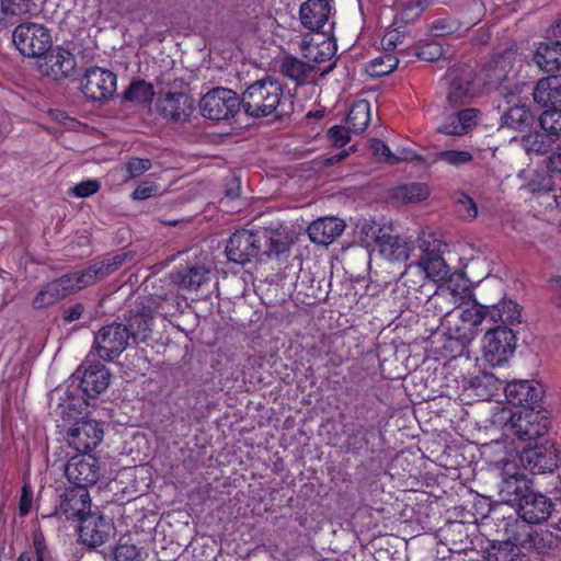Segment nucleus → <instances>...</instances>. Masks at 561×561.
Wrapping results in <instances>:
<instances>
[{"label": "nucleus", "mask_w": 561, "mask_h": 561, "mask_svg": "<svg viewBox=\"0 0 561 561\" xmlns=\"http://www.w3.org/2000/svg\"><path fill=\"white\" fill-rule=\"evenodd\" d=\"M483 455L491 471L501 478L500 499L517 507L531 492L529 480L517 463V447L504 440H492L484 445Z\"/></svg>", "instance_id": "nucleus-1"}, {"label": "nucleus", "mask_w": 561, "mask_h": 561, "mask_svg": "<svg viewBox=\"0 0 561 561\" xmlns=\"http://www.w3.org/2000/svg\"><path fill=\"white\" fill-rule=\"evenodd\" d=\"M493 422L502 426L505 444L514 447L506 439L516 437L520 442L533 440L542 436L548 426L541 410L536 408H503L493 415Z\"/></svg>", "instance_id": "nucleus-2"}, {"label": "nucleus", "mask_w": 561, "mask_h": 561, "mask_svg": "<svg viewBox=\"0 0 561 561\" xmlns=\"http://www.w3.org/2000/svg\"><path fill=\"white\" fill-rule=\"evenodd\" d=\"M552 502L543 494L530 492L516 507L519 518L507 523L505 533L517 542H530V525L546 522L552 512Z\"/></svg>", "instance_id": "nucleus-3"}, {"label": "nucleus", "mask_w": 561, "mask_h": 561, "mask_svg": "<svg viewBox=\"0 0 561 561\" xmlns=\"http://www.w3.org/2000/svg\"><path fill=\"white\" fill-rule=\"evenodd\" d=\"M284 91L279 82L272 79L257 80L249 85L240 100L244 112L252 117L276 114L283 103Z\"/></svg>", "instance_id": "nucleus-4"}, {"label": "nucleus", "mask_w": 561, "mask_h": 561, "mask_svg": "<svg viewBox=\"0 0 561 561\" xmlns=\"http://www.w3.org/2000/svg\"><path fill=\"white\" fill-rule=\"evenodd\" d=\"M481 344L484 362L491 367H502L515 352L516 335L506 325H499L485 332Z\"/></svg>", "instance_id": "nucleus-5"}, {"label": "nucleus", "mask_w": 561, "mask_h": 561, "mask_svg": "<svg viewBox=\"0 0 561 561\" xmlns=\"http://www.w3.org/2000/svg\"><path fill=\"white\" fill-rule=\"evenodd\" d=\"M12 39L19 51L32 58H41L51 47L49 31L38 23H23L15 27Z\"/></svg>", "instance_id": "nucleus-6"}, {"label": "nucleus", "mask_w": 561, "mask_h": 561, "mask_svg": "<svg viewBox=\"0 0 561 561\" xmlns=\"http://www.w3.org/2000/svg\"><path fill=\"white\" fill-rule=\"evenodd\" d=\"M471 297V290L462 273H455L446 285H442L430 299V305L438 314L451 318V311Z\"/></svg>", "instance_id": "nucleus-7"}, {"label": "nucleus", "mask_w": 561, "mask_h": 561, "mask_svg": "<svg viewBox=\"0 0 561 561\" xmlns=\"http://www.w3.org/2000/svg\"><path fill=\"white\" fill-rule=\"evenodd\" d=\"M129 329L121 323L102 327L94 335L93 348L103 360L118 357L128 346Z\"/></svg>", "instance_id": "nucleus-8"}, {"label": "nucleus", "mask_w": 561, "mask_h": 561, "mask_svg": "<svg viewBox=\"0 0 561 561\" xmlns=\"http://www.w3.org/2000/svg\"><path fill=\"white\" fill-rule=\"evenodd\" d=\"M241 102L237 93L227 88H215L199 101L202 115L209 119H228L240 108Z\"/></svg>", "instance_id": "nucleus-9"}, {"label": "nucleus", "mask_w": 561, "mask_h": 561, "mask_svg": "<svg viewBox=\"0 0 561 561\" xmlns=\"http://www.w3.org/2000/svg\"><path fill=\"white\" fill-rule=\"evenodd\" d=\"M80 89L85 98L96 102H105L114 96L116 92V75L105 68L90 67L81 78Z\"/></svg>", "instance_id": "nucleus-10"}, {"label": "nucleus", "mask_w": 561, "mask_h": 561, "mask_svg": "<svg viewBox=\"0 0 561 561\" xmlns=\"http://www.w3.org/2000/svg\"><path fill=\"white\" fill-rule=\"evenodd\" d=\"M458 307V321L453 323L450 319H446V323L454 328V334H458L463 342H472L479 333V327L489 318V306L474 300L472 304L463 301Z\"/></svg>", "instance_id": "nucleus-11"}, {"label": "nucleus", "mask_w": 561, "mask_h": 561, "mask_svg": "<svg viewBox=\"0 0 561 561\" xmlns=\"http://www.w3.org/2000/svg\"><path fill=\"white\" fill-rule=\"evenodd\" d=\"M443 247L446 248V245L442 244L438 240L430 242L428 245L423 249L422 256L417 263L414 266L410 265L404 272V275H407L412 268H417L424 272L425 276L435 283L443 280L448 283V279L455 273H450V267L443 256Z\"/></svg>", "instance_id": "nucleus-12"}, {"label": "nucleus", "mask_w": 561, "mask_h": 561, "mask_svg": "<svg viewBox=\"0 0 561 561\" xmlns=\"http://www.w3.org/2000/svg\"><path fill=\"white\" fill-rule=\"evenodd\" d=\"M65 473L75 488H85L95 484L101 477L98 458L82 453L72 456L65 466Z\"/></svg>", "instance_id": "nucleus-13"}, {"label": "nucleus", "mask_w": 561, "mask_h": 561, "mask_svg": "<svg viewBox=\"0 0 561 561\" xmlns=\"http://www.w3.org/2000/svg\"><path fill=\"white\" fill-rule=\"evenodd\" d=\"M261 248L259 231L241 229L230 237L226 245V255L229 261L243 265L256 256Z\"/></svg>", "instance_id": "nucleus-14"}, {"label": "nucleus", "mask_w": 561, "mask_h": 561, "mask_svg": "<svg viewBox=\"0 0 561 561\" xmlns=\"http://www.w3.org/2000/svg\"><path fill=\"white\" fill-rule=\"evenodd\" d=\"M102 425L92 419H80L67 431V442L78 451L87 453L95 448L103 439Z\"/></svg>", "instance_id": "nucleus-15"}, {"label": "nucleus", "mask_w": 561, "mask_h": 561, "mask_svg": "<svg viewBox=\"0 0 561 561\" xmlns=\"http://www.w3.org/2000/svg\"><path fill=\"white\" fill-rule=\"evenodd\" d=\"M517 463L534 474L551 472L558 466L557 450L548 442L525 448L520 455L517 453Z\"/></svg>", "instance_id": "nucleus-16"}, {"label": "nucleus", "mask_w": 561, "mask_h": 561, "mask_svg": "<svg viewBox=\"0 0 561 561\" xmlns=\"http://www.w3.org/2000/svg\"><path fill=\"white\" fill-rule=\"evenodd\" d=\"M507 402L513 408H536L540 409V400L543 396V387L537 380H513L504 388Z\"/></svg>", "instance_id": "nucleus-17"}, {"label": "nucleus", "mask_w": 561, "mask_h": 561, "mask_svg": "<svg viewBox=\"0 0 561 561\" xmlns=\"http://www.w3.org/2000/svg\"><path fill=\"white\" fill-rule=\"evenodd\" d=\"M332 12L333 8L329 0H307L299 8V20L306 30L324 34L325 25L330 28L333 25L330 21Z\"/></svg>", "instance_id": "nucleus-18"}, {"label": "nucleus", "mask_w": 561, "mask_h": 561, "mask_svg": "<svg viewBox=\"0 0 561 561\" xmlns=\"http://www.w3.org/2000/svg\"><path fill=\"white\" fill-rule=\"evenodd\" d=\"M362 231L378 243L380 254L388 261L400 262L409 259L410 247L405 238L391 234L378 236L380 229L368 222L363 225Z\"/></svg>", "instance_id": "nucleus-19"}, {"label": "nucleus", "mask_w": 561, "mask_h": 561, "mask_svg": "<svg viewBox=\"0 0 561 561\" xmlns=\"http://www.w3.org/2000/svg\"><path fill=\"white\" fill-rule=\"evenodd\" d=\"M318 41L314 37L308 38L306 36L301 42V53L305 60L308 64L314 65V73L320 72L321 76L328 73L332 69V64H329L324 68H320L321 64L330 62L334 55L333 42L324 36V34L318 35Z\"/></svg>", "instance_id": "nucleus-20"}, {"label": "nucleus", "mask_w": 561, "mask_h": 561, "mask_svg": "<svg viewBox=\"0 0 561 561\" xmlns=\"http://www.w3.org/2000/svg\"><path fill=\"white\" fill-rule=\"evenodd\" d=\"M42 57L38 64L39 72L43 76L51 77L54 80L68 78L76 69V58L66 49L57 48Z\"/></svg>", "instance_id": "nucleus-21"}, {"label": "nucleus", "mask_w": 561, "mask_h": 561, "mask_svg": "<svg viewBox=\"0 0 561 561\" xmlns=\"http://www.w3.org/2000/svg\"><path fill=\"white\" fill-rule=\"evenodd\" d=\"M90 495L85 488L67 489L51 516L64 515L67 519L78 518L82 520L84 514L90 511Z\"/></svg>", "instance_id": "nucleus-22"}, {"label": "nucleus", "mask_w": 561, "mask_h": 561, "mask_svg": "<svg viewBox=\"0 0 561 561\" xmlns=\"http://www.w3.org/2000/svg\"><path fill=\"white\" fill-rule=\"evenodd\" d=\"M114 531L112 520L103 515L91 514L81 520L80 538L90 547L103 545Z\"/></svg>", "instance_id": "nucleus-23"}, {"label": "nucleus", "mask_w": 561, "mask_h": 561, "mask_svg": "<svg viewBox=\"0 0 561 561\" xmlns=\"http://www.w3.org/2000/svg\"><path fill=\"white\" fill-rule=\"evenodd\" d=\"M156 106L163 117L172 121H184L193 111V100L182 92H169L158 98Z\"/></svg>", "instance_id": "nucleus-24"}, {"label": "nucleus", "mask_w": 561, "mask_h": 561, "mask_svg": "<svg viewBox=\"0 0 561 561\" xmlns=\"http://www.w3.org/2000/svg\"><path fill=\"white\" fill-rule=\"evenodd\" d=\"M479 117V110L473 107L447 114L437 126V131L450 136L465 135L478 124Z\"/></svg>", "instance_id": "nucleus-25"}, {"label": "nucleus", "mask_w": 561, "mask_h": 561, "mask_svg": "<svg viewBox=\"0 0 561 561\" xmlns=\"http://www.w3.org/2000/svg\"><path fill=\"white\" fill-rule=\"evenodd\" d=\"M345 229L344 220L336 217H322L309 225L310 240L319 244L332 243Z\"/></svg>", "instance_id": "nucleus-26"}, {"label": "nucleus", "mask_w": 561, "mask_h": 561, "mask_svg": "<svg viewBox=\"0 0 561 561\" xmlns=\"http://www.w3.org/2000/svg\"><path fill=\"white\" fill-rule=\"evenodd\" d=\"M533 96L541 107L561 106V76L540 79L534 88Z\"/></svg>", "instance_id": "nucleus-27"}, {"label": "nucleus", "mask_w": 561, "mask_h": 561, "mask_svg": "<svg viewBox=\"0 0 561 561\" xmlns=\"http://www.w3.org/2000/svg\"><path fill=\"white\" fill-rule=\"evenodd\" d=\"M507 540L493 543L479 561H529L520 551V546L527 542H517L511 536Z\"/></svg>", "instance_id": "nucleus-28"}, {"label": "nucleus", "mask_w": 561, "mask_h": 561, "mask_svg": "<svg viewBox=\"0 0 561 561\" xmlns=\"http://www.w3.org/2000/svg\"><path fill=\"white\" fill-rule=\"evenodd\" d=\"M535 62L546 72L561 70V42L548 41L540 43L535 51Z\"/></svg>", "instance_id": "nucleus-29"}, {"label": "nucleus", "mask_w": 561, "mask_h": 561, "mask_svg": "<svg viewBox=\"0 0 561 561\" xmlns=\"http://www.w3.org/2000/svg\"><path fill=\"white\" fill-rule=\"evenodd\" d=\"M111 374L103 364L88 368L80 381L82 390L93 397L103 392L110 385Z\"/></svg>", "instance_id": "nucleus-30"}, {"label": "nucleus", "mask_w": 561, "mask_h": 561, "mask_svg": "<svg viewBox=\"0 0 561 561\" xmlns=\"http://www.w3.org/2000/svg\"><path fill=\"white\" fill-rule=\"evenodd\" d=\"M54 282L57 285L61 294V297L65 298L66 296L77 290H81L84 287H88L96 283L98 280L93 275L91 267H89L83 271H77L73 273L62 275L61 277L55 279Z\"/></svg>", "instance_id": "nucleus-31"}, {"label": "nucleus", "mask_w": 561, "mask_h": 561, "mask_svg": "<svg viewBox=\"0 0 561 561\" xmlns=\"http://www.w3.org/2000/svg\"><path fill=\"white\" fill-rule=\"evenodd\" d=\"M173 282L186 290H197L209 282V271L204 266H192L176 272Z\"/></svg>", "instance_id": "nucleus-32"}, {"label": "nucleus", "mask_w": 561, "mask_h": 561, "mask_svg": "<svg viewBox=\"0 0 561 561\" xmlns=\"http://www.w3.org/2000/svg\"><path fill=\"white\" fill-rule=\"evenodd\" d=\"M285 77L290 78L297 83H305L313 79L314 65L306 60H299L295 57H285L280 66Z\"/></svg>", "instance_id": "nucleus-33"}, {"label": "nucleus", "mask_w": 561, "mask_h": 561, "mask_svg": "<svg viewBox=\"0 0 561 561\" xmlns=\"http://www.w3.org/2000/svg\"><path fill=\"white\" fill-rule=\"evenodd\" d=\"M489 318L493 322L504 324L520 323L522 314L519 306L513 300H502L496 305L489 306Z\"/></svg>", "instance_id": "nucleus-34"}, {"label": "nucleus", "mask_w": 561, "mask_h": 561, "mask_svg": "<svg viewBox=\"0 0 561 561\" xmlns=\"http://www.w3.org/2000/svg\"><path fill=\"white\" fill-rule=\"evenodd\" d=\"M430 195V188L425 183H407L393 188L392 197L401 204H411L425 201Z\"/></svg>", "instance_id": "nucleus-35"}, {"label": "nucleus", "mask_w": 561, "mask_h": 561, "mask_svg": "<svg viewBox=\"0 0 561 561\" xmlns=\"http://www.w3.org/2000/svg\"><path fill=\"white\" fill-rule=\"evenodd\" d=\"M370 121V104L366 100H359L351 107L346 123L353 133L364 131Z\"/></svg>", "instance_id": "nucleus-36"}, {"label": "nucleus", "mask_w": 561, "mask_h": 561, "mask_svg": "<svg viewBox=\"0 0 561 561\" xmlns=\"http://www.w3.org/2000/svg\"><path fill=\"white\" fill-rule=\"evenodd\" d=\"M450 78L447 100L451 105H459L467 102L469 99L474 96V92L471 89L469 77L455 79L453 72H449Z\"/></svg>", "instance_id": "nucleus-37"}, {"label": "nucleus", "mask_w": 561, "mask_h": 561, "mask_svg": "<svg viewBox=\"0 0 561 561\" xmlns=\"http://www.w3.org/2000/svg\"><path fill=\"white\" fill-rule=\"evenodd\" d=\"M533 122V114L525 105H514L502 116V126L524 130Z\"/></svg>", "instance_id": "nucleus-38"}, {"label": "nucleus", "mask_w": 561, "mask_h": 561, "mask_svg": "<svg viewBox=\"0 0 561 561\" xmlns=\"http://www.w3.org/2000/svg\"><path fill=\"white\" fill-rule=\"evenodd\" d=\"M554 136L542 128L523 137V147L528 153H546L554 142Z\"/></svg>", "instance_id": "nucleus-39"}, {"label": "nucleus", "mask_w": 561, "mask_h": 561, "mask_svg": "<svg viewBox=\"0 0 561 561\" xmlns=\"http://www.w3.org/2000/svg\"><path fill=\"white\" fill-rule=\"evenodd\" d=\"M473 152L471 150H459V149H448L442 150L434 154L435 162H444L450 167L460 168L462 165L469 164L473 161Z\"/></svg>", "instance_id": "nucleus-40"}, {"label": "nucleus", "mask_w": 561, "mask_h": 561, "mask_svg": "<svg viewBox=\"0 0 561 561\" xmlns=\"http://www.w3.org/2000/svg\"><path fill=\"white\" fill-rule=\"evenodd\" d=\"M2 4L4 27L32 10L31 0H2Z\"/></svg>", "instance_id": "nucleus-41"}, {"label": "nucleus", "mask_w": 561, "mask_h": 561, "mask_svg": "<svg viewBox=\"0 0 561 561\" xmlns=\"http://www.w3.org/2000/svg\"><path fill=\"white\" fill-rule=\"evenodd\" d=\"M129 257L130 253L124 252L115 254L113 257L98 262L90 267L96 280L99 282L104 277L108 276L110 274H112L113 272H115L116 270H118Z\"/></svg>", "instance_id": "nucleus-42"}, {"label": "nucleus", "mask_w": 561, "mask_h": 561, "mask_svg": "<svg viewBox=\"0 0 561 561\" xmlns=\"http://www.w3.org/2000/svg\"><path fill=\"white\" fill-rule=\"evenodd\" d=\"M259 232L261 240H265L266 249L264 250V253H266L267 256H278L288 249V242L283 233L278 231H268L266 229Z\"/></svg>", "instance_id": "nucleus-43"}, {"label": "nucleus", "mask_w": 561, "mask_h": 561, "mask_svg": "<svg viewBox=\"0 0 561 561\" xmlns=\"http://www.w3.org/2000/svg\"><path fill=\"white\" fill-rule=\"evenodd\" d=\"M398 64L399 60L396 56L383 54L370 60L366 67V71L371 77H382L392 72Z\"/></svg>", "instance_id": "nucleus-44"}, {"label": "nucleus", "mask_w": 561, "mask_h": 561, "mask_svg": "<svg viewBox=\"0 0 561 561\" xmlns=\"http://www.w3.org/2000/svg\"><path fill=\"white\" fill-rule=\"evenodd\" d=\"M458 334H454V328L447 324L445 333V342L443 344V352L445 356L457 357L463 354L467 346L471 342H463Z\"/></svg>", "instance_id": "nucleus-45"}, {"label": "nucleus", "mask_w": 561, "mask_h": 561, "mask_svg": "<svg viewBox=\"0 0 561 561\" xmlns=\"http://www.w3.org/2000/svg\"><path fill=\"white\" fill-rule=\"evenodd\" d=\"M540 127L554 136H561V110L557 107L547 108L539 118Z\"/></svg>", "instance_id": "nucleus-46"}, {"label": "nucleus", "mask_w": 561, "mask_h": 561, "mask_svg": "<svg viewBox=\"0 0 561 561\" xmlns=\"http://www.w3.org/2000/svg\"><path fill=\"white\" fill-rule=\"evenodd\" d=\"M153 96V88L144 81H137L129 85L125 92V99L137 103H147Z\"/></svg>", "instance_id": "nucleus-47"}, {"label": "nucleus", "mask_w": 561, "mask_h": 561, "mask_svg": "<svg viewBox=\"0 0 561 561\" xmlns=\"http://www.w3.org/2000/svg\"><path fill=\"white\" fill-rule=\"evenodd\" d=\"M59 299H62L61 294L53 280L37 293L33 300V306L37 309H42L54 305Z\"/></svg>", "instance_id": "nucleus-48"}, {"label": "nucleus", "mask_w": 561, "mask_h": 561, "mask_svg": "<svg viewBox=\"0 0 561 561\" xmlns=\"http://www.w3.org/2000/svg\"><path fill=\"white\" fill-rule=\"evenodd\" d=\"M152 317L150 314H137L129 321L130 337L145 340L151 331Z\"/></svg>", "instance_id": "nucleus-49"}, {"label": "nucleus", "mask_w": 561, "mask_h": 561, "mask_svg": "<svg viewBox=\"0 0 561 561\" xmlns=\"http://www.w3.org/2000/svg\"><path fill=\"white\" fill-rule=\"evenodd\" d=\"M456 211L463 219H474L478 214L477 206L470 196L459 194L456 198Z\"/></svg>", "instance_id": "nucleus-50"}, {"label": "nucleus", "mask_w": 561, "mask_h": 561, "mask_svg": "<svg viewBox=\"0 0 561 561\" xmlns=\"http://www.w3.org/2000/svg\"><path fill=\"white\" fill-rule=\"evenodd\" d=\"M373 154L378 161H382L389 164H396L399 162V158L394 156L389 147L380 139H374L370 144Z\"/></svg>", "instance_id": "nucleus-51"}, {"label": "nucleus", "mask_w": 561, "mask_h": 561, "mask_svg": "<svg viewBox=\"0 0 561 561\" xmlns=\"http://www.w3.org/2000/svg\"><path fill=\"white\" fill-rule=\"evenodd\" d=\"M113 561H140L139 549L135 545L119 543L114 550Z\"/></svg>", "instance_id": "nucleus-52"}, {"label": "nucleus", "mask_w": 561, "mask_h": 561, "mask_svg": "<svg viewBox=\"0 0 561 561\" xmlns=\"http://www.w3.org/2000/svg\"><path fill=\"white\" fill-rule=\"evenodd\" d=\"M160 194V186L151 181L141 182L133 192L131 198L135 201H145Z\"/></svg>", "instance_id": "nucleus-53"}, {"label": "nucleus", "mask_w": 561, "mask_h": 561, "mask_svg": "<svg viewBox=\"0 0 561 561\" xmlns=\"http://www.w3.org/2000/svg\"><path fill=\"white\" fill-rule=\"evenodd\" d=\"M444 55L443 46L438 42H428L420 47L417 56L426 61H436Z\"/></svg>", "instance_id": "nucleus-54"}, {"label": "nucleus", "mask_w": 561, "mask_h": 561, "mask_svg": "<svg viewBox=\"0 0 561 561\" xmlns=\"http://www.w3.org/2000/svg\"><path fill=\"white\" fill-rule=\"evenodd\" d=\"M151 165L152 164L149 159L134 158L125 164V169L128 174V179H133L142 175L151 169Z\"/></svg>", "instance_id": "nucleus-55"}, {"label": "nucleus", "mask_w": 561, "mask_h": 561, "mask_svg": "<svg viewBox=\"0 0 561 561\" xmlns=\"http://www.w3.org/2000/svg\"><path fill=\"white\" fill-rule=\"evenodd\" d=\"M100 190V183L98 180H87L75 185L70 192L76 197L85 198L95 194Z\"/></svg>", "instance_id": "nucleus-56"}, {"label": "nucleus", "mask_w": 561, "mask_h": 561, "mask_svg": "<svg viewBox=\"0 0 561 561\" xmlns=\"http://www.w3.org/2000/svg\"><path fill=\"white\" fill-rule=\"evenodd\" d=\"M33 548L36 554V561H48L50 559L49 550L41 530L33 533Z\"/></svg>", "instance_id": "nucleus-57"}, {"label": "nucleus", "mask_w": 561, "mask_h": 561, "mask_svg": "<svg viewBox=\"0 0 561 561\" xmlns=\"http://www.w3.org/2000/svg\"><path fill=\"white\" fill-rule=\"evenodd\" d=\"M350 130L348 127L336 125L328 130V137L333 146L343 147L350 141Z\"/></svg>", "instance_id": "nucleus-58"}, {"label": "nucleus", "mask_w": 561, "mask_h": 561, "mask_svg": "<svg viewBox=\"0 0 561 561\" xmlns=\"http://www.w3.org/2000/svg\"><path fill=\"white\" fill-rule=\"evenodd\" d=\"M488 78H489L488 84L490 88H495L506 99H508L510 96H513L514 93H511V94L507 93L508 85H507V83L504 82L506 80V77L499 73L496 71V69L493 70V73L488 75Z\"/></svg>", "instance_id": "nucleus-59"}, {"label": "nucleus", "mask_w": 561, "mask_h": 561, "mask_svg": "<svg viewBox=\"0 0 561 561\" xmlns=\"http://www.w3.org/2000/svg\"><path fill=\"white\" fill-rule=\"evenodd\" d=\"M403 37L397 30L387 31L381 38V46L385 50H393L398 45L402 44Z\"/></svg>", "instance_id": "nucleus-60"}, {"label": "nucleus", "mask_w": 561, "mask_h": 561, "mask_svg": "<svg viewBox=\"0 0 561 561\" xmlns=\"http://www.w3.org/2000/svg\"><path fill=\"white\" fill-rule=\"evenodd\" d=\"M33 501V490L30 484L24 483L19 502V513L24 516L30 513Z\"/></svg>", "instance_id": "nucleus-61"}, {"label": "nucleus", "mask_w": 561, "mask_h": 561, "mask_svg": "<svg viewBox=\"0 0 561 561\" xmlns=\"http://www.w3.org/2000/svg\"><path fill=\"white\" fill-rule=\"evenodd\" d=\"M454 32V26L446 20H437L433 22L430 33L434 37L445 36Z\"/></svg>", "instance_id": "nucleus-62"}, {"label": "nucleus", "mask_w": 561, "mask_h": 561, "mask_svg": "<svg viewBox=\"0 0 561 561\" xmlns=\"http://www.w3.org/2000/svg\"><path fill=\"white\" fill-rule=\"evenodd\" d=\"M548 170L561 174V146H558L548 158Z\"/></svg>", "instance_id": "nucleus-63"}, {"label": "nucleus", "mask_w": 561, "mask_h": 561, "mask_svg": "<svg viewBox=\"0 0 561 561\" xmlns=\"http://www.w3.org/2000/svg\"><path fill=\"white\" fill-rule=\"evenodd\" d=\"M424 8L422 0H412L411 5L403 10V14L407 19H413L420 15Z\"/></svg>", "instance_id": "nucleus-64"}]
</instances>
